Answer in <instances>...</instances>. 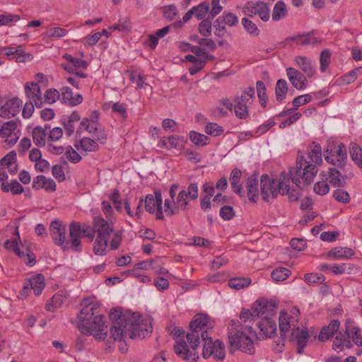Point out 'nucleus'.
<instances>
[{"label": "nucleus", "instance_id": "nucleus-7", "mask_svg": "<svg viewBox=\"0 0 362 362\" xmlns=\"http://www.w3.org/2000/svg\"><path fill=\"white\" fill-rule=\"evenodd\" d=\"M317 168L315 164L310 163L303 157L298 156L296 165L292 168L288 175L289 181L291 180L297 187L301 184L310 185L317 173Z\"/></svg>", "mask_w": 362, "mask_h": 362}, {"label": "nucleus", "instance_id": "nucleus-12", "mask_svg": "<svg viewBox=\"0 0 362 362\" xmlns=\"http://www.w3.org/2000/svg\"><path fill=\"white\" fill-rule=\"evenodd\" d=\"M179 187V184H173L170 188V197L174 202V204L177 206L178 211H186L189 204L188 198L192 200H196L198 198V187L197 184H190L187 187V190L182 189L180 191L176 199H174L176 195V192Z\"/></svg>", "mask_w": 362, "mask_h": 362}, {"label": "nucleus", "instance_id": "nucleus-63", "mask_svg": "<svg viewBox=\"0 0 362 362\" xmlns=\"http://www.w3.org/2000/svg\"><path fill=\"white\" fill-rule=\"evenodd\" d=\"M16 158V154L14 151H11L4 156L0 160L1 165H6L7 168H10L14 164V160Z\"/></svg>", "mask_w": 362, "mask_h": 362}, {"label": "nucleus", "instance_id": "nucleus-1", "mask_svg": "<svg viewBox=\"0 0 362 362\" xmlns=\"http://www.w3.org/2000/svg\"><path fill=\"white\" fill-rule=\"evenodd\" d=\"M209 317L204 314H197L189 324V331L187 334V339L190 344L189 349L187 342L180 339L174 346L175 354L188 362H196L199 356L195 350L199 346L200 336L204 341L202 356L209 358L213 356L214 358L223 360L225 358L223 344L216 340L213 341L211 337L212 327L209 325Z\"/></svg>", "mask_w": 362, "mask_h": 362}, {"label": "nucleus", "instance_id": "nucleus-55", "mask_svg": "<svg viewBox=\"0 0 362 362\" xmlns=\"http://www.w3.org/2000/svg\"><path fill=\"white\" fill-rule=\"evenodd\" d=\"M60 98V93L57 89L51 88L45 93V99L47 103H53Z\"/></svg>", "mask_w": 362, "mask_h": 362}, {"label": "nucleus", "instance_id": "nucleus-22", "mask_svg": "<svg viewBox=\"0 0 362 362\" xmlns=\"http://www.w3.org/2000/svg\"><path fill=\"white\" fill-rule=\"evenodd\" d=\"M66 63L62 64V66L68 72H74L77 69H86L88 64L85 60L76 58L70 54H66L63 56Z\"/></svg>", "mask_w": 362, "mask_h": 362}, {"label": "nucleus", "instance_id": "nucleus-33", "mask_svg": "<svg viewBox=\"0 0 362 362\" xmlns=\"http://www.w3.org/2000/svg\"><path fill=\"white\" fill-rule=\"evenodd\" d=\"M350 156L353 161L362 168V148L355 143H352L349 148Z\"/></svg>", "mask_w": 362, "mask_h": 362}, {"label": "nucleus", "instance_id": "nucleus-17", "mask_svg": "<svg viewBox=\"0 0 362 362\" xmlns=\"http://www.w3.org/2000/svg\"><path fill=\"white\" fill-rule=\"evenodd\" d=\"M286 75L293 85L298 90H302L307 87V76L295 68L288 67L286 69Z\"/></svg>", "mask_w": 362, "mask_h": 362}, {"label": "nucleus", "instance_id": "nucleus-3", "mask_svg": "<svg viewBox=\"0 0 362 362\" xmlns=\"http://www.w3.org/2000/svg\"><path fill=\"white\" fill-rule=\"evenodd\" d=\"M83 306L78 315V328L83 334L93 335L95 338L104 340L107 336L108 327L105 317L100 314V304L90 299L83 300Z\"/></svg>", "mask_w": 362, "mask_h": 362}, {"label": "nucleus", "instance_id": "nucleus-60", "mask_svg": "<svg viewBox=\"0 0 362 362\" xmlns=\"http://www.w3.org/2000/svg\"><path fill=\"white\" fill-rule=\"evenodd\" d=\"M221 17L225 23L230 27L235 26L238 23V17L233 13H224Z\"/></svg>", "mask_w": 362, "mask_h": 362}, {"label": "nucleus", "instance_id": "nucleus-24", "mask_svg": "<svg viewBox=\"0 0 362 362\" xmlns=\"http://www.w3.org/2000/svg\"><path fill=\"white\" fill-rule=\"evenodd\" d=\"M60 97L66 104L71 106L79 105L83 101V97L81 94L73 95L71 89L67 86L63 87L61 89Z\"/></svg>", "mask_w": 362, "mask_h": 362}, {"label": "nucleus", "instance_id": "nucleus-62", "mask_svg": "<svg viewBox=\"0 0 362 362\" xmlns=\"http://www.w3.org/2000/svg\"><path fill=\"white\" fill-rule=\"evenodd\" d=\"M333 197L339 202L347 203L349 202L350 197L347 192L342 189H338L334 191Z\"/></svg>", "mask_w": 362, "mask_h": 362}, {"label": "nucleus", "instance_id": "nucleus-45", "mask_svg": "<svg viewBox=\"0 0 362 362\" xmlns=\"http://www.w3.org/2000/svg\"><path fill=\"white\" fill-rule=\"evenodd\" d=\"M211 18L209 17V15L208 16V18L206 19H204L199 24V33L204 36L208 37L211 35Z\"/></svg>", "mask_w": 362, "mask_h": 362}, {"label": "nucleus", "instance_id": "nucleus-14", "mask_svg": "<svg viewBox=\"0 0 362 362\" xmlns=\"http://www.w3.org/2000/svg\"><path fill=\"white\" fill-rule=\"evenodd\" d=\"M255 88L250 87L246 89L240 97H237L235 100V113L240 119H245L249 115L248 104L252 101L255 95Z\"/></svg>", "mask_w": 362, "mask_h": 362}, {"label": "nucleus", "instance_id": "nucleus-2", "mask_svg": "<svg viewBox=\"0 0 362 362\" xmlns=\"http://www.w3.org/2000/svg\"><path fill=\"white\" fill-rule=\"evenodd\" d=\"M110 318L112 322L110 334L115 340H122L127 336L131 339L145 338L152 332L150 320L141 319L138 313H123L114 309L110 313Z\"/></svg>", "mask_w": 362, "mask_h": 362}, {"label": "nucleus", "instance_id": "nucleus-9", "mask_svg": "<svg viewBox=\"0 0 362 362\" xmlns=\"http://www.w3.org/2000/svg\"><path fill=\"white\" fill-rule=\"evenodd\" d=\"M265 310L269 314L274 313V301L267 300L264 298L257 300L252 305L251 310H243L240 315V321H238L243 329L248 333H255L252 330V324L256 318L259 317L262 311Z\"/></svg>", "mask_w": 362, "mask_h": 362}, {"label": "nucleus", "instance_id": "nucleus-44", "mask_svg": "<svg viewBox=\"0 0 362 362\" xmlns=\"http://www.w3.org/2000/svg\"><path fill=\"white\" fill-rule=\"evenodd\" d=\"M291 274V271L284 267H280L274 269L272 272V278L275 281H283L286 280Z\"/></svg>", "mask_w": 362, "mask_h": 362}, {"label": "nucleus", "instance_id": "nucleus-15", "mask_svg": "<svg viewBox=\"0 0 362 362\" xmlns=\"http://www.w3.org/2000/svg\"><path fill=\"white\" fill-rule=\"evenodd\" d=\"M327 153L325 160L334 165L343 166L346 158V147L341 144L337 145L334 142L329 143L326 149Z\"/></svg>", "mask_w": 362, "mask_h": 362}, {"label": "nucleus", "instance_id": "nucleus-35", "mask_svg": "<svg viewBox=\"0 0 362 362\" xmlns=\"http://www.w3.org/2000/svg\"><path fill=\"white\" fill-rule=\"evenodd\" d=\"M287 13L286 6L284 1H279L274 5L272 12V19L275 21L284 18Z\"/></svg>", "mask_w": 362, "mask_h": 362}, {"label": "nucleus", "instance_id": "nucleus-31", "mask_svg": "<svg viewBox=\"0 0 362 362\" xmlns=\"http://www.w3.org/2000/svg\"><path fill=\"white\" fill-rule=\"evenodd\" d=\"M47 129V126L45 125V127L37 126L33 129V139L36 146L41 147L45 145Z\"/></svg>", "mask_w": 362, "mask_h": 362}, {"label": "nucleus", "instance_id": "nucleus-6", "mask_svg": "<svg viewBox=\"0 0 362 362\" xmlns=\"http://www.w3.org/2000/svg\"><path fill=\"white\" fill-rule=\"evenodd\" d=\"M50 235L54 243L64 250H81V226L79 223L72 222L69 226V238H66L65 226L59 221H53L49 226Z\"/></svg>", "mask_w": 362, "mask_h": 362}, {"label": "nucleus", "instance_id": "nucleus-61", "mask_svg": "<svg viewBox=\"0 0 362 362\" xmlns=\"http://www.w3.org/2000/svg\"><path fill=\"white\" fill-rule=\"evenodd\" d=\"M92 125L91 129H89V127L90 126V119H88L87 118H85L82 120L80 124V129L81 130H86L90 133L93 132L94 130H97V124L96 120L91 119Z\"/></svg>", "mask_w": 362, "mask_h": 362}, {"label": "nucleus", "instance_id": "nucleus-49", "mask_svg": "<svg viewBox=\"0 0 362 362\" xmlns=\"http://www.w3.org/2000/svg\"><path fill=\"white\" fill-rule=\"evenodd\" d=\"M205 132L214 136H219L223 132V127L216 123L210 122L205 127Z\"/></svg>", "mask_w": 362, "mask_h": 362}, {"label": "nucleus", "instance_id": "nucleus-4", "mask_svg": "<svg viewBox=\"0 0 362 362\" xmlns=\"http://www.w3.org/2000/svg\"><path fill=\"white\" fill-rule=\"evenodd\" d=\"M260 187L262 199L267 202L276 198L279 194L288 195L291 202L299 199L300 192L290 187L288 175L286 172L281 173L279 181L271 180L267 175H262Z\"/></svg>", "mask_w": 362, "mask_h": 362}, {"label": "nucleus", "instance_id": "nucleus-42", "mask_svg": "<svg viewBox=\"0 0 362 362\" xmlns=\"http://www.w3.org/2000/svg\"><path fill=\"white\" fill-rule=\"evenodd\" d=\"M189 139L192 142L197 146H205L209 141L207 136L194 131L190 132Z\"/></svg>", "mask_w": 362, "mask_h": 362}, {"label": "nucleus", "instance_id": "nucleus-41", "mask_svg": "<svg viewBox=\"0 0 362 362\" xmlns=\"http://www.w3.org/2000/svg\"><path fill=\"white\" fill-rule=\"evenodd\" d=\"M353 270V264L343 263L341 264H333L330 267V271L334 274H351Z\"/></svg>", "mask_w": 362, "mask_h": 362}, {"label": "nucleus", "instance_id": "nucleus-10", "mask_svg": "<svg viewBox=\"0 0 362 362\" xmlns=\"http://www.w3.org/2000/svg\"><path fill=\"white\" fill-rule=\"evenodd\" d=\"M246 331L238 320H231L228 326V340L232 347L243 352L252 354L254 344L252 339L244 333Z\"/></svg>", "mask_w": 362, "mask_h": 362}, {"label": "nucleus", "instance_id": "nucleus-16", "mask_svg": "<svg viewBox=\"0 0 362 362\" xmlns=\"http://www.w3.org/2000/svg\"><path fill=\"white\" fill-rule=\"evenodd\" d=\"M144 202L146 211L153 214L156 210V218L163 219L164 216L162 211L163 199L160 192L156 191L154 194H147Z\"/></svg>", "mask_w": 362, "mask_h": 362}, {"label": "nucleus", "instance_id": "nucleus-52", "mask_svg": "<svg viewBox=\"0 0 362 362\" xmlns=\"http://www.w3.org/2000/svg\"><path fill=\"white\" fill-rule=\"evenodd\" d=\"M331 54L327 49L322 51L320 54V69L322 71H325L330 64Z\"/></svg>", "mask_w": 362, "mask_h": 362}, {"label": "nucleus", "instance_id": "nucleus-19", "mask_svg": "<svg viewBox=\"0 0 362 362\" xmlns=\"http://www.w3.org/2000/svg\"><path fill=\"white\" fill-rule=\"evenodd\" d=\"M22 103L18 98H12L6 103L0 109V116L1 117L11 118L16 116L20 112V107Z\"/></svg>", "mask_w": 362, "mask_h": 362}, {"label": "nucleus", "instance_id": "nucleus-50", "mask_svg": "<svg viewBox=\"0 0 362 362\" xmlns=\"http://www.w3.org/2000/svg\"><path fill=\"white\" fill-rule=\"evenodd\" d=\"M329 182L334 187L342 185L341 173L335 168H330L329 172Z\"/></svg>", "mask_w": 362, "mask_h": 362}, {"label": "nucleus", "instance_id": "nucleus-20", "mask_svg": "<svg viewBox=\"0 0 362 362\" xmlns=\"http://www.w3.org/2000/svg\"><path fill=\"white\" fill-rule=\"evenodd\" d=\"M25 90L28 98L33 101L36 107H42L43 101L40 87L38 83L34 82L27 83L25 86Z\"/></svg>", "mask_w": 362, "mask_h": 362}, {"label": "nucleus", "instance_id": "nucleus-11", "mask_svg": "<svg viewBox=\"0 0 362 362\" xmlns=\"http://www.w3.org/2000/svg\"><path fill=\"white\" fill-rule=\"evenodd\" d=\"M246 331L238 320H231L228 326V340L232 347L243 352L252 354L254 344L252 339L244 333Z\"/></svg>", "mask_w": 362, "mask_h": 362}, {"label": "nucleus", "instance_id": "nucleus-18", "mask_svg": "<svg viewBox=\"0 0 362 362\" xmlns=\"http://www.w3.org/2000/svg\"><path fill=\"white\" fill-rule=\"evenodd\" d=\"M16 128V122L10 121L4 123L0 129V135L6 138L5 142L9 146H13L17 142L18 136L16 133H14Z\"/></svg>", "mask_w": 362, "mask_h": 362}, {"label": "nucleus", "instance_id": "nucleus-37", "mask_svg": "<svg viewBox=\"0 0 362 362\" xmlns=\"http://www.w3.org/2000/svg\"><path fill=\"white\" fill-rule=\"evenodd\" d=\"M288 91V84L286 80L279 79L277 81L275 88L276 98L278 101L283 100Z\"/></svg>", "mask_w": 362, "mask_h": 362}, {"label": "nucleus", "instance_id": "nucleus-64", "mask_svg": "<svg viewBox=\"0 0 362 362\" xmlns=\"http://www.w3.org/2000/svg\"><path fill=\"white\" fill-rule=\"evenodd\" d=\"M5 247L15 252L18 256L21 255V249L18 247V243L16 240H8L4 243Z\"/></svg>", "mask_w": 362, "mask_h": 362}, {"label": "nucleus", "instance_id": "nucleus-26", "mask_svg": "<svg viewBox=\"0 0 362 362\" xmlns=\"http://www.w3.org/2000/svg\"><path fill=\"white\" fill-rule=\"evenodd\" d=\"M340 322L338 320H333L330 322L328 326L322 329L318 335V339L321 341H325L333 337L334 333L339 330Z\"/></svg>", "mask_w": 362, "mask_h": 362}, {"label": "nucleus", "instance_id": "nucleus-51", "mask_svg": "<svg viewBox=\"0 0 362 362\" xmlns=\"http://www.w3.org/2000/svg\"><path fill=\"white\" fill-rule=\"evenodd\" d=\"M347 337H351L353 341L358 346H362V337L361 336L360 329L357 327L351 328L349 333L346 334Z\"/></svg>", "mask_w": 362, "mask_h": 362}, {"label": "nucleus", "instance_id": "nucleus-59", "mask_svg": "<svg viewBox=\"0 0 362 362\" xmlns=\"http://www.w3.org/2000/svg\"><path fill=\"white\" fill-rule=\"evenodd\" d=\"M65 156L70 162L74 163H77L81 160V156L71 146H69Z\"/></svg>", "mask_w": 362, "mask_h": 362}, {"label": "nucleus", "instance_id": "nucleus-38", "mask_svg": "<svg viewBox=\"0 0 362 362\" xmlns=\"http://www.w3.org/2000/svg\"><path fill=\"white\" fill-rule=\"evenodd\" d=\"M255 12H256V15L259 16V17L264 21H267L269 19V8L267 4L263 1L257 2V9Z\"/></svg>", "mask_w": 362, "mask_h": 362}, {"label": "nucleus", "instance_id": "nucleus-56", "mask_svg": "<svg viewBox=\"0 0 362 362\" xmlns=\"http://www.w3.org/2000/svg\"><path fill=\"white\" fill-rule=\"evenodd\" d=\"M329 189V185L325 180L319 181L316 182L314 185V191L315 193L320 195L326 194Z\"/></svg>", "mask_w": 362, "mask_h": 362}, {"label": "nucleus", "instance_id": "nucleus-13", "mask_svg": "<svg viewBox=\"0 0 362 362\" xmlns=\"http://www.w3.org/2000/svg\"><path fill=\"white\" fill-rule=\"evenodd\" d=\"M277 305L274 302V313L269 314L264 309L262 314L259 317L261 320L257 322L258 328L259 329V338H272L276 335V324L274 318L276 317Z\"/></svg>", "mask_w": 362, "mask_h": 362}, {"label": "nucleus", "instance_id": "nucleus-47", "mask_svg": "<svg viewBox=\"0 0 362 362\" xmlns=\"http://www.w3.org/2000/svg\"><path fill=\"white\" fill-rule=\"evenodd\" d=\"M242 24L245 30L250 35H252L254 36H257L259 35V30L258 29L256 24L253 23L252 21L249 20L247 18H243L242 19Z\"/></svg>", "mask_w": 362, "mask_h": 362}, {"label": "nucleus", "instance_id": "nucleus-43", "mask_svg": "<svg viewBox=\"0 0 362 362\" xmlns=\"http://www.w3.org/2000/svg\"><path fill=\"white\" fill-rule=\"evenodd\" d=\"M80 144L81 148L85 151H96L99 149L98 143L88 137L81 139Z\"/></svg>", "mask_w": 362, "mask_h": 362}, {"label": "nucleus", "instance_id": "nucleus-32", "mask_svg": "<svg viewBox=\"0 0 362 362\" xmlns=\"http://www.w3.org/2000/svg\"><path fill=\"white\" fill-rule=\"evenodd\" d=\"M1 190L4 192H11L12 194H21L23 192V187L16 180H12L10 183L2 182Z\"/></svg>", "mask_w": 362, "mask_h": 362}, {"label": "nucleus", "instance_id": "nucleus-39", "mask_svg": "<svg viewBox=\"0 0 362 362\" xmlns=\"http://www.w3.org/2000/svg\"><path fill=\"white\" fill-rule=\"evenodd\" d=\"M194 15L198 20H202L204 18L206 15L210 11L209 4L206 1H204L197 6H194Z\"/></svg>", "mask_w": 362, "mask_h": 362}, {"label": "nucleus", "instance_id": "nucleus-40", "mask_svg": "<svg viewBox=\"0 0 362 362\" xmlns=\"http://www.w3.org/2000/svg\"><path fill=\"white\" fill-rule=\"evenodd\" d=\"M29 267H33L36 263L34 253L28 248L22 246L21 255L19 256Z\"/></svg>", "mask_w": 362, "mask_h": 362}, {"label": "nucleus", "instance_id": "nucleus-36", "mask_svg": "<svg viewBox=\"0 0 362 362\" xmlns=\"http://www.w3.org/2000/svg\"><path fill=\"white\" fill-rule=\"evenodd\" d=\"M296 42L298 45H307L310 44H315L317 39L309 35H296L286 39V42Z\"/></svg>", "mask_w": 362, "mask_h": 362}, {"label": "nucleus", "instance_id": "nucleus-28", "mask_svg": "<svg viewBox=\"0 0 362 362\" xmlns=\"http://www.w3.org/2000/svg\"><path fill=\"white\" fill-rule=\"evenodd\" d=\"M241 176L242 171L238 168H235L230 173L229 181L233 191L242 197L244 195L243 187L241 185H238Z\"/></svg>", "mask_w": 362, "mask_h": 362}, {"label": "nucleus", "instance_id": "nucleus-46", "mask_svg": "<svg viewBox=\"0 0 362 362\" xmlns=\"http://www.w3.org/2000/svg\"><path fill=\"white\" fill-rule=\"evenodd\" d=\"M64 298L62 296L56 294L48 301L45 308L46 310L50 312H53L57 308H59L63 303Z\"/></svg>", "mask_w": 362, "mask_h": 362}, {"label": "nucleus", "instance_id": "nucleus-5", "mask_svg": "<svg viewBox=\"0 0 362 362\" xmlns=\"http://www.w3.org/2000/svg\"><path fill=\"white\" fill-rule=\"evenodd\" d=\"M298 319L290 316L286 312L281 311L279 319V329L282 341L286 338L294 341L298 354H302L310 335L306 328L300 329L298 326Z\"/></svg>", "mask_w": 362, "mask_h": 362}, {"label": "nucleus", "instance_id": "nucleus-57", "mask_svg": "<svg viewBox=\"0 0 362 362\" xmlns=\"http://www.w3.org/2000/svg\"><path fill=\"white\" fill-rule=\"evenodd\" d=\"M46 34L49 37H62L67 34V30L59 27H55L47 30Z\"/></svg>", "mask_w": 362, "mask_h": 362}, {"label": "nucleus", "instance_id": "nucleus-8", "mask_svg": "<svg viewBox=\"0 0 362 362\" xmlns=\"http://www.w3.org/2000/svg\"><path fill=\"white\" fill-rule=\"evenodd\" d=\"M93 228L96 233L93 252L97 255H105L107 252L110 236L114 232L113 223L107 221L103 217H95Z\"/></svg>", "mask_w": 362, "mask_h": 362}, {"label": "nucleus", "instance_id": "nucleus-30", "mask_svg": "<svg viewBox=\"0 0 362 362\" xmlns=\"http://www.w3.org/2000/svg\"><path fill=\"white\" fill-rule=\"evenodd\" d=\"M354 251L349 247H337L328 252L327 256L337 259H349L354 255Z\"/></svg>", "mask_w": 362, "mask_h": 362}, {"label": "nucleus", "instance_id": "nucleus-53", "mask_svg": "<svg viewBox=\"0 0 362 362\" xmlns=\"http://www.w3.org/2000/svg\"><path fill=\"white\" fill-rule=\"evenodd\" d=\"M305 281L308 284H320L325 281V277L322 274L309 273L305 274Z\"/></svg>", "mask_w": 362, "mask_h": 362}, {"label": "nucleus", "instance_id": "nucleus-25", "mask_svg": "<svg viewBox=\"0 0 362 362\" xmlns=\"http://www.w3.org/2000/svg\"><path fill=\"white\" fill-rule=\"evenodd\" d=\"M295 62L307 77L310 78L315 74V66L308 58L298 56L295 58Z\"/></svg>", "mask_w": 362, "mask_h": 362}, {"label": "nucleus", "instance_id": "nucleus-23", "mask_svg": "<svg viewBox=\"0 0 362 362\" xmlns=\"http://www.w3.org/2000/svg\"><path fill=\"white\" fill-rule=\"evenodd\" d=\"M33 188L35 190L44 189L47 192H54L57 185L52 179H47L44 175H37L33 180Z\"/></svg>", "mask_w": 362, "mask_h": 362}, {"label": "nucleus", "instance_id": "nucleus-34", "mask_svg": "<svg viewBox=\"0 0 362 362\" xmlns=\"http://www.w3.org/2000/svg\"><path fill=\"white\" fill-rule=\"evenodd\" d=\"M251 284V279L249 278L236 277L232 278L228 281V285L230 288L240 290L247 287Z\"/></svg>", "mask_w": 362, "mask_h": 362}, {"label": "nucleus", "instance_id": "nucleus-29", "mask_svg": "<svg viewBox=\"0 0 362 362\" xmlns=\"http://www.w3.org/2000/svg\"><path fill=\"white\" fill-rule=\"evenodd\" d=\"M308 160L310 163L315 164V165L320 164L322 162V148L320 145L313 143L312 146L308 148Z\"/></svg>", "mask_w": 362, "mask_h": 362}, {"label": "nucleus", "instance_id": "nucleus-48", "mask_svg": "<svg viewBox=\"0 0 362 362\" xmlns=\"http://www.w3.org/2000/svg\"><path fill=\"white\" fill-rule=\"evenodd\" d=\"M256 86L257 90V96L259 99V103L262 107H265L267 103V93L265 85L262 81H258L257 82Z\"/></svg>", "mask_w": 362, "mask_h": 362}, {"label": "nucleus", "instance_id": "nucleus-27", "mask_svg": "<svg viewBox=\"0 0 362 362\" xmlns=\"http://www.w3.org/2000/svg\"><path fill=\"white\" fill-rule=\"evenodd\" d=\"M247 196L250 201L256 202L258 197V181L256 175H252L246 182Z\"/></svg>", "mask_w": 362, "mask_h": 362}, {"label": "nucleus", "instance_id": "nucleus-21", "mask_svg": "<svg viewBox=\"0 0 362 362\" xmlns=\"http://www.w3.org/2000/svg\"><path fill=\"white\" fill-rule=\"evenodd\" d=\"M44 287L45 278L42 274H39L32 276L29 279L28 284L24 285L23 291L24 294H27L30 291V289H33L35 294L38 296L42 293Z\"/></svg>", "mask_w": 362, "mask_h": 362}, {"label": "nucleus", "instance_id": "nucleus-58", "mask_svg": "<svg viewBox=\"0 0 362 362\" xmlns=\"http://www.w3.org/2000/svg\"><path fill=\"white\" fill-rule=\"evenodd\" d=\"M20 20L18 15L13 14H1L0 15V26L7 25L10 23L17 22Z\"/></svg>", "mask_w": 362, "mask_h": 362}, {"label": "nucleus", "instance_id": "nucleus-54", "mask_svg": "<svg viewBox=\"0 0 362 362\" xmlns=\"http://www.w3.org/2000/svg\"><path fill=\"white\" fill-rule=\"evenodd\" d=\"M235 216V211L232 206L228 205H225L222 206L220 209V216L226 220L229 221L232 219Z\"/></svg>", "mask_w": 362, "mask_h": 362}]
</instances>
